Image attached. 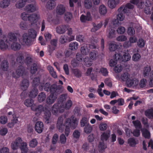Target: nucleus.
Segmentation results:
<instances>
[{
  "instance_id": "f257e3e1",
  "label": "nucleus",
  "mask_w": 153,
  "mask_h": 153,
  "mask_svg": "<svg viewBox=\"0 0 153 153\" xmlns=\"http://www.w3.org/2000/svg\"><path fill=\"white\" fill-rule=\"evenodd\" d=\"M66 124L67 125L65 126V133L66 136L68 137L70 132V128L71 127L73 129H75L77 126L78 122L76 118L74 116H72L71 118H67L64 124L62 117L60 116L58 117L56 123V127L59 132H62L63 131L64 126Z\"/></svg>"
},
{
  "instance_id": "f03ea898",
  "label": "nucleus",
  "mask_w": 153,
  "mask_h": 153,
  "mask_svg": "<svg viewBox=\"0 0 153 153\" xmlns=\"http://www.w3.org/2000/svg\"><path fill=\"white\" fill-rule=\"evenodd\" d=\"M27 107L31 106V110L36 112L35 114L38 116L43 112H44V117L46 120L47 123H49L50 122V118L51 115L50 106H27Z\"/></svg>"
},
{
  "instance_id": "7ed1b4c3",
  "label": "nucleus",
  "mask_w": 153,
  "mask_h": 153,
  "mask_svg": "<svg viewBox=\"0 0 153 153\" xmlns=\"http://www.w3.org/2000/svg\"><path fill=\"white\" fill-rule=\"evenodd\" d=\"M151 68L150 66H146L143 68L142 73L145 77H149L150 75V81L149 85L152 87H153V70L151 71Z\"/></svg>"
},
{
  "instance_id": "20e7f679",
  "label": "nucleus",
  "mask_w": 153,
  "mask_h": 153,
  "mask_svg": "<svg viewBox=\"0 0 153 153\" xmlns=\"http://www.w3.org/2000/svg\"><path fill=\"white\" fill-rule=\"evenodd\" d=\"M54 86H53L51 90V94L46 99V102L49 105L52 104L55 102L57 98V95L60 93L59 92V91H56V89Z\"/></svg>"
},
{
  "instance_id": "39448f33",
  "label": "nucleus",
  "mask_w": 153,
  "mask_h": 153,
  "mask_svg": "<svg viewBox=\"0 0 153 153\" xmlns=\"http://www.w3.org/2000/svg\"><path fill=\"white\" fill-rule=\"evenodd\" d=\"M114 58L116 59H117L120 63L129 61L131 59V56L128 52H126L123 53V54L119 53H116L114 55Z\"/></svg>"
},
{
  "instance_id": "423d86ee",
  "label": "nucleus",
  "mask_w": 153,
  "mask_h": 153,
  "mask_svg": "<svg viewBox=\"0 0 153 153\" xmlns=\"http://www.w3.org/2000/svg\"><path fill=\"white\" fill-rule=\"evenodd\" d=\"M71 106H52V112L56 115H58L59 113H62L64 112L65 109L67 107L68 108H71Z\"/></svg>"
},
{
  "instance_id": "0eeeda50",
  "label": "nucleus",
  "mask_w": 153,
  "mask_h": 153,
  "mask_svg": "<svg viewBox=\"0 0 153 153\" xmlns=\"http://www.w3.org/2000/svg\"><path fill=\"white\" fill-rule=\"evenodd\" d=\"M10 45V43L9 42L6 36L4 35L0 39V48L2 49H5Z\"/></svg>"
},
{
  "instance_id": "6e6552de",
  "label": "nucleus",
  "mask_w": 153,
  "mask_h": 153,
  "mask_svg": "<svg viewBox=\"0 0 153 153\" xmlns=\"http://www.w3.org/2000/svg\"><path fill=\"white\" fill-rule=\"evenodd\" d=\"M125 7H121L118 9V14L117 15V19L119 21H123L125 18V14L126 12Z\"/></svg>"
},
{
  "instance_id": "1a4fd4ad",
  "label": "nucleus",
  "mask_w": 153,
  "mask_h": 153,
  "mask_svg": "<svg viewBox=\"0 0 153 153\" xmlns=\"http://www.w3.org/2000/svg\"><path fill=\"white\" fill-rule=\"evenodd\" d=\"M40 18L39 15L37 13L30 14L28 21L31 25L36 23Z\"/></svg>"
},
{
  "instance_id": "9d476101",
  "label": "nucleus",
  "mask_w": 153,
  "mask_h": 153,
  "mask_svg": "<svg viewBox=\"0 0 153 153\" xmlns=\"http://www.w3.org/2000/svg\"><path fill=\"white\" fill-rule=\"evenodd\" d=\"M38 7L35 2L27 5L25 8V11L28 13H33L37 10Z\"/></svg>"
},
{
  "instance_id": "9b49d317",
  "label": "nucleus",
  "mask_w": 153,
  "mask_h": 153,
  "mask_svg": "<svg viewBox=\"0 0 153 153\" xmlns=\"http://www.w3.org/2000/svg\"><path fill=\"white\" fill-rule=\"evenodd\" d=\"M22 42L24 45H29L31 44V39L28 36L27 33H25L23 35Z\"/></svg>"
},
{
  "instance_id": "f8f14e48",
  "label": "nucleus",
  "mask_w": 153,
  "mask_h": 153,
  "mask_svg": "<svg viewBox=\"0 0 153 153\" xmlns=\"http://www.w3.org/2000/svg\"><path fill=\"white\" fill-rule=\"evenodd\" d=\"M139 83V80L135 78H130L127 81L126 84L127 87H130L131 86H137Z\"/></svg>"
},
{
  "instance_id": "ddd939ff",
  "label": "nucleus",
  "mask_w": 153,
  "mask_h": 153,
  "mask_svg": "<svg viewBox=\"0 0 153 153\" xmlns=\"http://www.w3.org/2000/svg\"><path fill=\"white\" fill-rule=\"evenodd\" d=\"M68 27V25H61L57 26L56 28V30L58 33L63 34L67 30Z\"/></svg>"
},
{
  "instance_id": "4468645a",
  "label": "nucleus",
  "mask_w": 153,
  "mask_h": 153,
  "mask_svg": "<svg viewBox=\"0 0 153 153\" xmlns=\"http://www.w3.org/2000/svg\"><path fill=\"white\" fill-rule=\"evenodd\" d=\"M7 38L8 39V41L10 43V45L11 43L17 41L16 34L13 32H10L8 33Z\"/></svg>"
},
{
  "instance_id": "2eb2a0df",
  "label": "nucleus",
  "mask_w": 153,
  "mask_h": 153,
  "mask_svg": "<svg viewBox=\"0 0 153 153\" xmlns=\"http://www.w3.org/2000/svg\"><path fill=\"white\" fill-rule=\"evenodd\" d=\"M22 141V140L21 138L19 137L17 138L14 141L11 143V148L13 150L17 149Z\"/></svg>"
},
{
  "instance_id": "dca6fc26",
  "label": "nucleus",
  "mask_w": 153,
  "mask_h": 153,
  "mask_svg": "<svg viewBox=\"0 0 153 153\" xmlns=\"http://www.w3.org/2000/svg\"><path fill=\"white\" fill-rule=\"evenodd\" d=\"M44 128L43 123L41 121L37 122L35 125V129L38 133H41L43 131Z\"/></svg>"
},
{
  "instance_id": "f3484780",
  "label": "nucleus",
  "mask_w": 153,
  "mask_h": 153,
  "mask_svg": "<svg viewBox=\"0 0 153 153\" xmlns=\"http://www.w3.org/2000/svg\"><path fill=\"white\" fill-rule=\"evenodd\" d=\"M66 11L65 6L62 4L57 5L56 8V12L58 15H62Z\"/></svg>"
},
{
  "instance_id": "a211bd4d",
  "label": "nucleus",
  "mask_w": 153,
  "mask_h": 153,
  "mask_svg": "<svg viewBox=\"0 0 153 153\" xmlns=\"http://www.w3.org/2000/svg\"><path fill=\"white\" fill-rule=\"evenodd\" d=\"M16 73L17 76H15L16 78L22 76L25 74L24 67L22 65H20L18 67L16 71Z\"/></svg>"
},
{
  "instance_id": "6ab92c4d",
  "label": "nucleus",
  "mask_w": 153,
  "mask_h": 153,
  "mask_svg": "<svg viewBox=\"0 0 153 153\" xmlns=\"http://www.w3.org/2000/svg\"><path fill=\"white\" fill-rule=\"evenodd\" d=\"M91 19L90 13L89 12H87L86 15H82L80 17V20L81 22H85L86 21H89Z\"/></svg>"
},
{
  "instance_id": "aec40b11",
  "label": "nucleus",
  "mask_w": 153,
  "mask_h": 153,
  "mask_svg": "<svg viewBox=\"0 0 153 153\" xmlns=\"http://www.w3.org/2000/svg\"><path fill=\"white\" fill-rule=\"evenodd\" d=\"M16 61L18 63H22L24 61V57L23 54L20 53H18L15 55Z\"/></svg>"
},
{
  "instance_id": "412c9836",
  "label": "nucleus",
  "mask_w": 153,
  "mask_h": 153,
  "mask_svg": "<svg viewBox=\"0 0 153 153\" xmlns=\"http://www.w3.org/2000/svg\"><path fill=\"white\" fill-rule=\"evenodd\" d=\"M20 145L19 147L21 153H27L28 151V149L27 147V143L25 142H21Z\"/></svg>"
},
{
  "instance_id": "4be33fe9",
  "label": "nucleus",
  "mask_w": 153,
  "mask_h": 153,
  "mask_svg": "<svg viewBox=\"0 0 153 153\" xmlns=\"http://www.w3.org/2000/svg\"><path fill=\"white\" fill-rule=\"evenodd\" d=\"M119 2V0L116 1L115 0H109L108 1V6L111 9H113L116 7Z\"/></svg>"
},
{
  "instance_id": "5701e85b",
  "label": "nucleus",
  "mask_w": 153,
  "mask_h": 153,
  "mask_svg": "<svg viewBox=\"0 0 153 153\" xmlns=\"http://www.w3.org/2000/svg\"><path fill=\"white\" fill-rule=\"evenodd\" d=\"M29 82L28 79H24L20 84L21 89L23 91L26 90L28 88Z\"/></svg>"
},
{
  "instance_id": "b1692460",
  "label": "nucleus",
  "mask_w": 153,
  "mask_h": 153,
  "mask_svg": "<svg viewBox=\"0 0 153 153\" xmlns=\"http://www.w3.org/2000/svg\"><path fill=\"white\" fill-rule=\"evenodd\" d=\"M111 131L110 130L104 132L101 135V139L102 142L106 141L110 137Z\"/></svg>"
},
{
  "instance_id": "393cba45",
  "label": "nucleus",
  "mask_w": 153,
  "mask_h": 153,
  "mask_svg": "<svg viewBox=\"0 0 153 153\" xmlns=\"http://www.w3.org/2000/svg\"><path fill=\"white\" fill-rule=\"evenodd\" d=\"M28 35L31 39H35L37 36V32L33 29H30L28 30Z\"/></svg>"
},
{
  "instance_id": "a878e982",
  "label": "nucleus",
  "mask_w": 153,
  "mask_h": 153,
  "mask_svg": "<svg viewBox=\"0 0 153 153\" xmlns=\"http://www.w3.org/2000/svg\"><path fill=\"white\" fill-rule=\"evenodd\" d=\"M10 4V0H2L0 2V7L2 8H6Z\"/></svg>"
},
{
  "instance_id": "bb28decb",
  "label": "nucleus",
  "mask_w": 153,
  "mask_h": 153,
  "mask_svg": "<svg viewBox=\"0 0 153 153\" xmlns=\"http://www.w3.org/2000/svg\"><path fill=\"white\" fill-rule=\"evenodd\" d=\"M90 59L92 60H96L98 57V55L97 51H92L89 54Z\"/></svg>"
},
{
  "instance_id": "cd10ccee",
  "label": "nucleus",
  "mask_w": 153,
  "mask_h": 153,
  "mask_svg": "<svg viewBox=\"0 0 153 153\" xmlns=\"http://www.w3.org/2000/svg\"><path fill=\"white\" fill-rule=\"evenodd\" d=\"M56 5L55 1L49 0L47 3L46 5V8L49 9H53Z\"/></svg>"
},
{
  "instance_id": "c85d7f7f",
  "label": "nucleus",
  "mask_w": 153,
  "mask_h": 153,
  "mask_svg": "<svg viewBox=\"0 0 153 153\" xmlns=\"http://www.w3.org/2000/svg\"><path fill=\"white\" fill-rule=\"evenodd\" d=\"M89 49L86 45L82 46L80 49V52L82 55H86L88 53Z\"/></svg>"
},
{
  "instance_id": "c756f323",
  "label": "nucleus",
  "mask_w": 153,
  "mask_h": 153,
  "mask_svg": "<svg viewBox=\"0 0 153 153\" xmlns=\"http://www.w3.org/2000/svg\"><path fill=\"white\" fill-rule=\"evenodd\" d=\"M54 86V87L56 89V91H59V90L57 88L56 86L54 85H53L51 86H50V85L49 83H46L44 86V89L45 90L47 91H50V93H51V90L53 86Z\"/></svg>"
},
{
  "instance_id": "7c9ffc66",
  "label": "nucleus",
  "mask_w": 153,
  "mask_h": 153,
  "mask_svg": "<svg viewBox=\"0 0 153 153\" xmlns=\"http://www.w3.org/2000/svg\"><path fill=\"white\" fill-rule=\"evenodd\" d=\"M107 32L108 33V37L109 38L111 39L115 37V30L114 29L112 28L108 29Z\"/></svg>"
},
{
  "instance_id": "2f4dec72",
  "label": "nucleus",
  "mask_w": 153,
  "mask_h": 153,
  "mask_svg": "<svg viewBox=\"0 0 153 153\" xmlns=\"http://www.w3.org/2000/svg\"><path fill=\"white\" fill-rule=\"evenodd\" d=\"M107 9L106 7L103 4L100 6L99 7V12L101 15H104L107 12Z\"/></svg>"
},
{
  "instance_id": "473e14b6",
  "label": "nucleus",
  "mask_w": 153,
  "mask_h": 153,
  "mask_svg": "<svg viewBox=\"0 0 153 153\" xmlns=\"http://www.w3.org/2000/svg\"><path fill=\"white\" fill-rule=\"evenodd\" d=\"M12 49L14 50H19L21 48V45L17 43V41L15 42L10 45Z\"/></svg>"
},
{
  "instance_id": "72a5a7b5",
  "label": "nucleus",
  "mask_w": 153,
  "mask_h": 153,
  "mask_svg": "<svg viewBox=\"0 0 153 153\" xmlns=\"http://www.w3.org/2000/svg\"><path fill=\"white\" fill-rule=\"evenodd\" d=\"M78 45L76 42H71L69 45V48L71 50L74 51L78 48Z\"/></svg>"
},
{
  "instance_id": "f704fd0d",
  "label": "nucleus",
  "mask_w": 153,
  "mask_h": 153,
  "mask_svg": "<svg viewBox=\"0 0 153 153\" xmlns=\"http://www.w3.org/2000/svg\"><path fill=\"white\" fill-rule=\"evenodd\" d=\"M145 115L149 119H153V109H149L145 112Z\"/></svg>"
},
{
  "instance_id": "c9c22d12",
  "label": "nucleus",
  "mask_w": 153,
  "mask_h": 153,
  "mask_svg": "<svg viewBox=\"0 0 153 153\" xmlns=\"http://www.w3.org/2000/svg\"><path fill=\"white\" fill-rule=\"evenodd\" d=\"M38 94V90L36 88H34L30 92L29 95L32 98H34Z\"/></svg>"
},
{
  "instance_id": "e433bc0d",
  "label": "nucleus",
  "mask_w": 153,
  "mask_h": 153,
  "mask_svg": "<svg viewBox=\"0 0 153 153\" xmlns=\"http://www.w3.org/2000/svg\"><path fill=\"white\" fill-rule=\"evenodd\" d=\"M130 78V75L127 72H125L122 74L120 76L121 79L123 81L127 82Z\"/></svg>"
},
{
  "instance_id": "4c0bfd02",
  "label": "nucleus",
  "mask_w": 153,
  "mask_h": 153,
  "mask_svg": "<svg viewBox=\"0 0 153 153\" xmlns=\"http://www.w3.org/2000/svg\"><path fill=\"white\" fill-rule=\"evenodd\" d=\"M80 124L82 127H83L89 124L88 119L85 117H82L80 120Z\"/></svg>"
},
{
  "instance_id": "58836bf2",
  "label": "nucleus",
  "mask_w": 153,
  "mask_h": 153,
  "mask_svg": "<svg viewBox=\"0 0 153 153\" xmlns=\"http://www.w3.org/2000/svg\"><path fill=\"white\" fill-rule=\"evenodd\" d=\"M142 134L145 138L149 139L150 137V133L147 129H144L142 131Z\"/></svg>"
},
{
  "instance_id": "ea45409f",
  "label": "nucleus",
  "mask_w": 153,
  "mask_h": 153,
  "mask_svg": "<svg viewBox=\"0 0 153 153\" xmlns=\"http://www.w3.org/2000/svg\"><path fill=\"white\" fill-rule=\"evenodd\" d=\"M46 97V95L45 93L44 92H42L40 93L38 96V101L39 102H42L45 100Z\"/></svg>"
},
{
  "instance_id": "a19ab883",
  "label": "nucleus",
  "mask_w": 153,
  "mask_h": 153,
  "mask_svg": "<svg viewBox=\"0 0 153 153\" xmlns=\"http://www.w3.org/2000/svg\"><path fill=\"white\" fill-rule=\"evenodd\" d=\"M85 127L84 129V132L87 134L90 133L92 129V127L91 125L90 124H88L85 126H84Z\"/></svg>"
},
{
  "instance_id": "79ce46f5",
  "label": "nucleus",
  "mask_w": 153,
  "mask_h": 153,
  "mask_svg": "<svg viewBox=\"0 0 153 153\" xmlns=\"http://www.w3.org/2000/svg\"><path fill=\"white\" fill-rule=\"evenodd\" d=\"M72 18V15L71 13L67 12L65 14L64 19L67 22L70 21Z\"/></svg>"
},
{
  "instance_id": "37998d69",
  "label": "nucleus",
  "mask_w": 153,
  "mask_h": 153,
  "mask_svg": "<svg viewBox=\"0 0 153 153\" xmlns=\"http://www.w3.org/2000/svg\"><path fill=\"white\" fill-rule=\"evenodd\" d=\"M84 6L87 9H90L92 6V3L91 0H85Z\"/></svg>"
},
{
  "instance_id": "c03bdc74",
  "label": "nucleus",
  "mask_w": 153,
  "mask_h": 153,
  "mask_svg": "<svg viewBox=\"0 0 153 153\" xmlns=\"http://www.w3.org/2000/svg\"><path fill=\"white\" fill-rule=\"evenodd\" d=\"M106 148V146L104 142H100L98 146L99 151L100 152H102Z\"/></svg>"
},
{
  "instance_id": "a18cd8bd",
  "label": "nucleus",
  "mask_w": 153,
  "mask_h": 153,
  "mask_svg": "<svg viewBox=\"0 0 153 153\" xmlns=\"http://www.w3.org/2000/svg\"><path fill=\"white\" fill-rule=\"evenodd\" d=\"M29 15L30 14L26 12H23L21 14L20 17L21 19L24 21H27L28 20Z\"/></svg>"
},
{
  "instance_id": "49530a36",
  "label": "nucleus",
  "mask_w": 153,
  "mask_h": 153,
  "mask_svg": "<svg viewBox=\"0 0 153 153\" xmlns=\"http://www.w3.org/2000/svg\"><path fill=\"white\" fill-rule=\"evenodd\" d=\"M40 79L39 77L34 78L33 80L32 85L34 88L37 86L39 83Z\"/></svg>"
},
{
  "instance_id": "de8ad7c7",
  "label": "nucleus",
  "mask_w": 153,
  "mask_h": 153,
  "mask_svg": "<svg viewBox=\"0 0 153 153\" xmlns=\"http://www.w3.org/2000/svg\"><path fill=\"white\" fill-rule=\"evenodd\" d=\"M117 48V45L114 42H111L109 45V49L111 51H114Z\"/></svg>"
},
{
  "instance_id": "09e8293b",
  "label": "nucleus",
  "mask_w": 153,
  "mask_h": 153,
  "mask_svg": "<svg viewBox=\"0 0 153 153\" xmlns=\"http://www.w3.org/2000/svg\"><path fill=\"white\" fill-rule=\"evenodd\" d=\"M8 67V63L6 60L2 62L1 64V68L4 71H7Z\"/></svg>"
},
{
  "instance_id": "8fccbe9b",
  "label": "nucleus",
  "mask_w": 153,
  "mask_h": 153,
  "mask_svg": "<svg viewBox=\"0 0 153 153\" xmlns=\"http://www.w3.org/2000/svg\"><path fill=\"white\" fill-rule=\"evenodd\" d=\"M38 144V142L36 139H32L29 143V146L31 148H34Z\"/></svg>"
},
{
  "instance_id": "3c124183",
  "label": "nucleus",
  "mask_w": 153,
  "mask_h": 153,
  "mask_svg": "<svg viewBox=\"0 0 153 153\" xmlns=\"http://www.w3.org/2000/svg\"><path fill=\"white\" fill-rule=\"evenodd\" d=\"M68 37L66 35H62L59 39L60 42L62 44L68 41Z\"/></svg>"
},
{
  "instance_id": "603ef678",
  "label": "nucleus",
  "mask_w": 153,
  "mask_h": 153,
  "mask_svg": "<svg viewBox=\"0 0 153 153\" xmlns=\"http://www.w3.org/2000/svg\"><path fill=\"white\" fill-rule=\"evenodd\" d=\"M19 26L21 29L25 30L28 28V24L26 22H22L20 24Z\"/></svg>"
},
{
  "instance_id": "864d4df0",
  "label": "nucleus",
  "mask_w": 153,
  "mask_h": 153,
  "mask_svg": "<svg viewBox=\"0 0 153 153\" xmlns=\"http://www.w3.org/2000/svg\"><path fill=\"white\" fill-rule=\"evenodd\" d=\"M128 143L130 146L132 147L134 146L137 144L136 141L133 138H130L128 139Z\"/></svg>"
},
{
  "instance_id": "5fc2aeb1",
  "label": "nucleus",
  "mask_w": 153,
  "mask_h": 153,
  "mask_svg": "<svg viewBox=\"0 0 153 153\" xmlns=\"http://www.w3.org/2000/svg\"><path fill=\"white\" fill-rule=\"evenodd\" d=\"M37 71V65L36 64L33 63L30 68V71L32 74H34Z\"/></svg>"
},
{
  "instance_id": "6e6d98bb",
  "label": "nucleus",
  "mask_w": 153,
  "mask_h": 153,
  "mask_svg": "<svg viewBox=\"0 0 153 153\" xmlns=\"http://www.w3.org/2000/svg\"><path fill=\"white\" fill-rule=\"evenodd\" d=\"M73 74L77 77H80L81 76V72L77 69H75L72 71Z\"/></svg>"
},
{
  "instance_id": "4d7b16f0",
  "label": "nucleus",
  "mask_w": 153,
  "mask_h": 153,
  "mask_svg": "<svg viewBox=\"0 0 153 153\" xmlns=\"http://www.w3.org/2000/svg\"><path fill=\"white\" fill-rule=\"evenodd\" d=\"M132 122L136 128H138L139 129H140L142 127L141 123L138 120L133 121Z\"/></svg>"
},
{
  "instance_id": "13d9d810",
  "label": "nucleus",
  "mask_w": 153,
  "mask_h": 153,
  "mask_svg": "<svg viewBox=\"0 0 153 153\" xmlns=\"http://www.w3.org/2000/svg\"><path fill=\"white\" fill-rule=\"evenodd\" d=\"M123 70V67L120 64L116 65L114 68V71L116 73L120 72Z\"/></svg>"
},
{
  "instance_id": "bf43d9fd",
  "label": "nucleus",
  "mask_w": 153,
  "mask_h": 153,
  "mask_svg": "<svg viewBox=\"0 0 153 153\" xmlns=\"http://www.w3.org/2000/svg\"><path fill=\"white\" fill-rule=\"evenodd\" d=\"M137 99V98H136L134 97H130L126 101L127 102H130L128 105H133L135 102V100Z\"/></svg>"
},
{
  "instance_id": "052dcab7",
  "label": "nucleus",
  "mask_w": 153,
  "mask_h": 153,
  "mask_svg": "<svg viewBox=\"0 0 153 153\" xmlns=\"http://www.w3.org/2000/svg\"><path fill=\"white\" fill-rule=\"evenodd\" d=\"M89 59L88 57H86L83 59L85 65L87 67H90L92 64V62L89 61Z\"/></svg>"
},
{
  "instance_id": "680f3d73",
  "label": "nucleus",
  "mask_w": 153,
  "mask_h": 153,
  "mask_svg": "<svg viewBox=\"0 0 153 153\" xmlns=\"http://www.w3.org/2000/svg\"><path fill=\"white\" fill-rule=\"evenodd\" d=\"M125 28L123 26H120L117 30V32L119 34H123L125 32Z\"/></svg>"
},
{
  "instance_id": "e2e57ef3",
  "label": "nucleus",
  "mask_w": 153,
  "mask_h": 153,
  "mask_svg": "<svg viewBox=\"0 0 153 153\" xmlns=\"http://www.w3.org/2000/svg\"><path fill=\"white\" fill-rule=\"evenodd\" d=\"M60 141L61 144H64L65 143L66 138L65 135L63 134H62L60 136Z\"/></svg>"
},
{
  "instance_id": "0e129e2a",
  "label": "nucleus",
  "mask_w": 153,
  "mask_h": 153,
  "mask_svg": "<svg viewBox=\"0 0 153 153\" xmlns=\"http://www.w3.org/2000/svg\"><path fill=\"white\" fill-rule=\"evenodd\" d=\"M25 105H33L34 104L33 100L31 99H29L25 100L24 102Z\"/></svg>"
},
{
  "instance_id": "69168bd1",
  "label": "nucleus",
  "mask_w": 153,
  "mask_h": 153,
  "mask_svg": "<svg viewBox=\"0 0 153 153\" xmlns=\"http://www.w3.org/2000/svg\"><path fill=\"white\" fill-rule=\"evenodd\" d=\"M116 39L118 41L123 42L126 41L127 38L126 36L124 35H121L117 37Z\"/></svg>"
},
{
  "instance_id": "338daca9",
  "label": "nucleus",
  "mask_w": 153,
  "mask_h": 153,
  "mask_svg": "<svg viewBox=\"0 0 153 153\" xmlns=\"http://www.w3.org/2000/svg\"><path fill=\"white\" fill-rule=\"evenodd\" d=\"M66 98V95L65 94H63L60 95L58 98V100L59 104L65 101Z\"/></svg>"
},
{
  "instance_id": "774afa93",
  "label": "nucleus",
  "mask_w": 153,
  "mask_h": 153,
  "mask_svg": "<svg viewBox=\"0 0 153 153\" xmlns=\"http://www.w3.org/2000/svg\"><path fill=\"white\" fill-rule=\"evenodd\" d=\"M140 58V55L138 53L134 54L132 57V59L133 61H137Z\"/></svg>"
}]
</instances>
